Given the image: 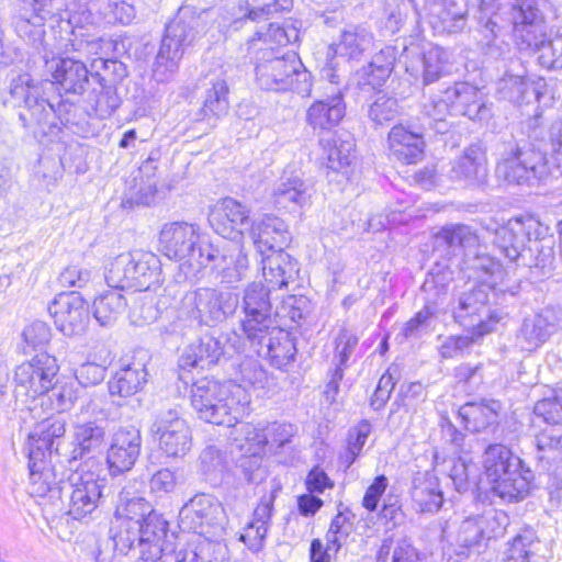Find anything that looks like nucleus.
Returning a JSON list of instances; mask_svg holds the SVG:
<instances>
[{"mask_svg": "<svg viewBox=\"0 0 562 562\" xmlns=\"http://www.w3.org/2000/svg\"><path fill=\"white\" fill-rule=\"evenodd\" d=\"M513 24V37L520 50L539 54V63L548 69L562 68V40L547 36V25L535 0H480L479 23L485 45L491 46L501 30V15Z\"/></svg>", "mask_w": 562, "mask_h": 562, "instance_id": "f257e3e1", "label": "nucleus"}, {"mask_svg": "<svg viewBox=\"0 0 562 562\" xmlns=\"http://www.w3.org/2000/svg\"><path fill=\"white\" fill-rule=\"evenodd\" d=\"M46 68L52 74L53 81L35 83L30 75L23 74L13 79L10 87L11 95L23 101L27 109V114H20L21 120L27 121L26 126H38L43 134L57 126V119L64 123L60 111L61 108L68 106L60 103L58 109H55L49 101L40 95L44 88L57 85L66 93L81 94L89 82V71L80 60L70 57L52 58L46 60Z\"/></svg>", "mask_w": 562, "mask_h": 562, "instance_id": "f03ea898", "label": "nucleus"}, {"mask_svg": "<svg viewBox=\"0 0 562 562\" xmlns=\"http://www.w3.org/2000/svg\"><path fill=\"white\" fill-rule=\"evenodd\" d=\"M191 404L201 419L233 427L247 414L250 395L235 382L204 378L192 385Z\"/></svg>", "mask_w": 562, "mask_h": 562, "instance_id": "7ed1b4c3", "label": "nucleus"}, {"mask_svg": "<svg viewBox=\"0 0 562 562\" xmlns=\"http://www.w3.org/2000/svg\"><path fill=\"white\" fill-rule=\"evenodd\" d=\"M255 80L267 91H294L310 97L313 87L312 74L293 52L274 47L259 48L255 61Z\"/></svg>", "mask_w": 562, "mask_h": 562, "instance_id": "20e7f679", "label": "nucleus"}, {"mask_svg": "<svg viewBox=\"0 0 562 562\" xmlns=\"http://www.w3.org/2000/svg\"><path fill=\"white\" fill-rule=\"evenodd\" d=\"M484 473L495 495L507 502H518L529 492L531 471L507 447L490 445L483 454Z\"/></svg>", "mask_w": 562, "mask_h": 562, "instance_id": "39448f33", "label": "nucleus"}, {"mask_svg": "<svg viewBox=\"0 0 562 562\" xmlns=\"http://www.w3.org/2000/svg\"><path fill=\"white\" fill-rule=\"evenodd\" d=\"M159 246L166 257L178 261L184 273L193 277L214 257V248L201 243L199 227L188 222L166 223L159 233Z\"/></svg>", "mask_w": 562, "mask_h": 562, "instance_id": "423d86ee", "label": "nucleus"}, {"mask_svg": "<svg viewBox=\"0 0 562 562\" xmlns=\"http://www.w3.org/2000/svg\"><path fill=\"white\" fill-rule=\"evenodd\" d=\"M59 364L54 356L37 353L29 361L16 366L13 374L14 397L16 403L30 411L34 417H41L38 404L54 386Z\"/></svg>", "mask_w": 562, "mask_h": 562, "instance_id": "0eeeda50", "label": "nucleus"}, {"mask_svg": "<svg viewBox=\"0 0 562 562\" xmlns=\"http://www.w3.org/2000/svg\"><path fill=\"white\" fill-rule=\"evenodd\" d=\"M159 258L144 250H134L115 257L106 267L105 280L111 288L147 291L161 281Z\"/></svg>", "mask_w": 562, "mask_h": 562, "instance_id": "6e6552de", "label": "nucleus"}, {"mask_svg": "<svg viewBox=\"0 0 562 562\" xmlns=\"http://www.w3.org/2000/svg\"><path fill=\"white\" fill-rule=\"evenodd\" d=\"M237 306L238 295L234 292L199 288L183 295L179 315L199 325L215 326L233 315Z\"/></svg>", "mask_w": 562, "mask_h": 562, "instance_id": "1a4fd4ad", "label": "nucleus"}, {"mask_svg": "<svg viewBox=\"0 0 562 562\" xmlns=\"http://www.w3.org/2000/svg\"><path fill=\"white\" fill-rule=\"evenodd\" d=\"M98 463L89 459L80 464L69 476V506L68 514L74 519H82L91 515L99 506L105 479L101 477Z\"/></svg>", "mask_w": 562, "mask_h": 562, "instance_id": "9d476101", "label": "nucleus"}, {"mask_svg": "<svg viewBox=\"0 0 562 562\" xmlns=\"http://www.w3.org/2000/svg\"><path fill=\"white\" fill-rule=\"evenodd\" d=\"M495 172L508 183L524 184L531 183L532 180H544L550 176L558 178L561 166H550L546 156L535 149L516 148L497 164Z\"/></svg>", "mask_w": 562, "mask_h": 562, "instance_id": "9b49d317", "label": "nucleus"}, {"mask_svg": "<svg viewBox=\"0 0 562 562\" xmlns=\"http://www.w3.org/2000/svg\"><path fill=\"white\" fill-rule=\"evenodd\" d=\"M194 40V30L183 21L176 20L167 25L153 68V78L157 82L165 83L175 77L184 49Z\"/></svg>", "mask_w": 562, "mask_h": 562, "instance_id": "f8f14e48", "label": "nucleus"}, {"mask_svg": "<svg viewBox=\"0 0 562 562\" xmlns=\"http://www.w3.org/2000/svg\"><path fill=\"white\" fill-rule=\"evenodd\" d=\"M488 297L483 285L464 292L454 308L457 322L476 337H482L494 330L499 316L487 305Z\"/></svg>", "mask_w": 562, "mask_h": 562, "instance_id": "ddd939ff", "label": "nucleus"}, {"mask_svg": "<svg viewBox=\"0 0 562 562\" xmlns=\"http://www.w3.org/2000/svg\"><path fill=\"white\" fill-rule=\"evenodd\" d=\"M159 449L173 459L183 458L192 447V434L187 422L172 409L157 416L151 427Z\"/></svg>", "mask_w": 562, "mask_h": 562, "instance_id": "4468645a", "label": "nucleus"}, {"mask_svg": "<svg viewBox=\"0 0 562 562\" xmlns=\"http://www.w3.org/2000/svg\"><path fill=\"white\" fill-rule=\"evenodd\" d=\"M416 12L439 33H456L467 24V0H409Z\"/></svg>", "mask_w": 562, "mask_h": 562, "instance_id": "2eb2a0df", "label": "nucleus"}, {"mask_svg": "<svg viewBox=\"0 0 562 562\" xmlns=\"http://www.w3.org/2000/svg\"><path fill=\"white\" fill-rule=\"evenodd\" d=\"M223 516L224 509L214 496L196 494L180 509L179 526L183 531L206 536L222 524Z\"/></svg>", "mask_w": 562, "mask_h": 562, "instance_id": "dca6fc26", "label": "nucleus"}, {"mask_svg": "<svg viewBox=\"0 0 562 562\" xmlns=\"http://www.w3.org/2000/svg\"><path fill=\"white\" fill-rule=\"evenodd\" d=\"M167 521L157 512L148 516L135 530V536L132 533L121 541L124 546L133 548L137 544L142 560L145 562H157L162 557H168L167 551L170 544L166 542L167 537Z\"/></svg>", "mask_w": 562, "mask_h": 562, "instance_id": "f3484780", "label": "nucleus"}, {"mask_svg": "<svg viewBox=\"0 0 562 562\" xmlns=\"http://www.w3.org/2000/svg\"><path fill=\"white\" fill-rule=\"evenodd\" d=\"M324 77L334 85V89L324 99L315 100L307 109L305 121L313 131H329L337 126L346 113L344 95L339 87V76L334 66L323 70Z\"/></svg>", "mask_w": 562, "mask_h": 562, "instance_id": "a211bd4d", "label": "nucleus"}, {"mask_svg": "<svg viewBox=\"0 0 562 562\" xmlns=\"http://www.w3.org/2000/svg\"><path fill=\"white\" fill-rule=\"evenodd\" d=\"M546 82L542 78L530 79L527 77V69L519 61H513L510 68L497 82V93L509 102L521 106L539 102Z\"/></svg>", "mask_w": 562, "mask_h": 562, "instance_id": "6ab92c4d", "label": "nucleus"}, {"mask_svg": "<svg viewBox=\"0 0 562 562\" xmlns=\"http://www.w3.org/2000/svg\"><path fill=\"white\" fill-rule=\"evenodd\" d=\"M269 286L267 289L258 282H252L244 291L243 311L245 317L241 321V329L248 340L261 337L272 324L270 316L271 304L269 300Z\"/></svg>", "mask_w": 562, "mask_h": 562, "instance_id": "aec40b11", "label": "nucleus"}, {"mask_svg": "<svg viewBox=\"0 0 562 562\" xmlns=\"http://www.w3.org/2000/svg\"><path fill=\"white\" fill-rule=\"evenodd\" d=\"M214 231L225 239L241 243L246 231H250L249 210L233 198L223 199L210 215Z\"/></svg>", "mask_w": 562, "mask_h": 562, "instance_id": "412c9836", "label": "nucleus"}, {"mask_svg": "<svg viewBox=\"0 0 562 562\" xmlns=\"http://www.w3.org/2000/svg\"><path fill=\"white\" fill-rule=\"evenodd\" d=\"M142 437L135 427H121L113 435L106 451V463L112 475L130 471L140 453Z\"/></svg>", "mask_w": 562, "mask_h": 562, "instance_id": "4be33fe9", "label": "nucleus"}, {"mask_svg": "<svg viewBox=\"0 0 562 562\" xmlns=\"http://www.w3.org/2000/svg\"><path fill=\"white\" fill-rule=\"evenodd\" d=\"M56 327L66 336L80 333L87 319V306L78 292L60 293L48 306Z\"/></svg>", "mask_w": 562, "mask_h": 562, "instance_id": "5701e85b", "label": "nucleus"}, {"mask_svg": "<svg viewBox=\"0 0 562 562\" xmlns=\"http://www.w3.org/2000/svg\"><path fill=\"white\" fill-rule=\"evenodd\" d=\"M259 357L267 358L279 369L290 364L296 353L295 344L291 334L280 327L269 326L261 337L249 340Z\"/></svg>", "mask_w": 562, "mask_h": 562, "instance_id": "b1692460", "label": "nucleus"}, {"mask_svg": "<svg viewBox=\"0 0 562 562\" xmlns=\"http://www.w3.org/2000/svg\"><path fill=\"white\" fill-rule=\"evenodd\" d=\"M153 513L155 510L151 504L144 497L134 496L130 498L128 493L122 492L111 528L116 542H121L124 539V535L127 537L132 533L134 537L135 530Z\"/></svg>", "mask_w": 562, "mask_h": 562, "instance_id": "393cba45", "label": "nucleus"}, {"mask_svg": "<svg viewBox=\"0 0 562 562\" xmlns=\"http://www.w3.org/2000/svg\"><path fill=\"white\" fill-rule=\"evenodd\" d=\"M212 269L222 283L233 284L241 281L249 269L248 257L241 243L225 245L221 250L214 249Z\"/></svg>", "mask_w": 562, "mask_h": 562, "instance_id": "a878e982", "label": "nucleus"}, {"mask_svg": "<svg viewBox=\"0 0 562 562\" xmlns=\"http://www.w3.org/2000/svg\"><path fill=\"white\" fill-rule=\"evenodd\" d=\"M226 340V336L214 337L206 335L196 342L189 345L179 359L180 370L204 369L216 363L225 353L224 342Z\"/></svg>", "mask_w": 562, "mask_h": 562, "instance_id": "bb28decb", "label": "nucleus"}, {"mask_svg": "<svg viewBox=\"0 0 562 562\" xmlns=\"http://www.w3.org/2000/svg\"><path fill=\"white\" fill-rule=\"evenodd\" d=\"M250 237L261 254L265 252V249L270 251L282 249L290 241V233L285 222L267 214L252 221Z\"/></svg>", "mask_w": 562, "mask_h": 562, "instance_id": "cd10ccee", "label": "nucleus"}, {"mask_svg": "<svg viewBox=\"0 0 562 562\" xmlns=\"http://www.w3.org/2000/svg\"><path fill=\"white\" fill-rule=\"evenodd\" d=\"M446 92L454 115L483 120L490 114V110L484 104L483 94L476 87L468 82H458L446 89Z\"/></svg>", "mask_w": 562, "mask_h": 562, "instance_id": "c85d7f7f", "label": "nucleus"}, {"mask_svg": "<svg viewBox=\"0 0 562 562\" xmlns=\"http://www.w3.org/2000/svg\"><path fill=\"white\" fill-rule=\"evenodd\" d=\"M450 54L442 47L432 46L416 61L406 65L415 78L422 77L424 85H430L451 72Z\"/></svg>", "mask_w": 562, "mask_h": 562, "instance_id": "c756f323", "label": "nucleus"}, {"mask_svg": "<svg viewBox=\"0 0 562 562\" xmlns=\"http://www.w3.org/2000/svg\"><path fill=\"white\" fill-rule=\"evenodd\" d=\"M66 432V423L61 418L47 417L36 423L29 435V459H46L52 453L55 440L60 439Z\"/></svg>", "mask_w": 562, "mask_h": 562, "instance_id": "7c9ffc66", "label": "nucleus"}, {"mask_svg": "<svg viewBox=\"0 0 562 562\" xmlns=\"http://www.w3.org/2000/svg\"><path fill=\"white\" fill-rule=\"evenodd\" d=\"M272 198L279 209L296 211L310 203L311 194L299 176L284 172L273 189Z\"/></svg>", "mask_w": 562, "mask_h": 562, "instance_id": "2f4dec72", "label": "nucleus"}, {"mask_svg": "<svg viewBox=\"0 0 562 562\" xmlns=\"http://www.w3.org/2000/svg\"><path fill=\"white\" fill-rule=\"evenodd\" d=\"M261 262L262 276L269 290L288 286L299 270L296 261L282 249L271 250Z\"/></svg>", "mask_w": 562, "mask_h": 562, "instance_id": "473e14b6", "label": "nucleus"}, {"mask_svg": "<svg viewBox=\"0 0 562 562\" xmlns=\"http://www.w3.org/2000/svg\"><path fill=\"white\" fill-rule=\"evenodd\" d=\"M493 243L510 262L524 258L528 233L520 218H512L505 225L493 231Z\"/></svg>", "mask_w": 562, "mask_h": 562, "instance_id": "72a5a7b5", "label": "nucleus"}, {"mask_svg": "<svg viewBox=\"0 0 562 562\" xmlns=\"http://www.w3.org/2000/svg\"><path fill=\"white\" fill-rule=\"evenodd\" d=\"M391 155L404 164H416L424 154L422 135L408 131L403 125L393 126L389 133Z\"/></svg>", "mask_w": 562, "mask_h": 562, "instance_id": "f704fd0d", "label": "nucleus"}, {"mask_svg": "<svg viewBox=\"0 0 562 562\" xmlns=\"http://www.w3.org/2000/svg\"><path fill=\"white\" fill-rule=\"evenodd\" d=\"M450 177L473 186L483 183L487 177V167L481 149L474 146L467 148L463 155L452 162Z\"/></svg>", "mask_w": 562, "mask_h": 562, "instance_id": "c9c22d12", "label": "nucleus"}, {"mask_svg": "<svg viewBox=\"0 0 562 562\" xmlns=\"http://www.w3.org/2000/svg\"><path fill=\"white\" fill-rule=\"evenodd\" d=\"M61 0H22L20 29L26 24L37 27V34L42 35L44 23L48 19L58 18L64 21Z\"/></svg>", "mask_w": 562, "mask_h": 562, "instance_id": "e433bc0d", "label": "nucleus"}, {"mask_svg": "<svg viewBox=\"0 0 562 562\" xmlns=\"http://www.w3.org/2000/svg\"><path fill=\"white\" fill-rule=\"evenodd\" d=\"M552 327L550 315L544 312L537 313L524 321L517 335V345L521 350L535 351L548 340Z\"/></svg>", "mask_w": 562, "mask_h": 562, "instance_id": "4c0bfd02", "label": "nucleus"}, {"mask_svg": "<svg viewBox=\"0 0 562 562\" xmlns=\"http://www.w3.org/2000/svg\"><path fill=\"white\" fill-rule=\"evenodd\" d=\"M372 44V35L363 27L353 26L344 30L337 42L328 49V56L347 59L359 58Z\"/></svg>", "mask_w": 562, "mask_h": 562, "instance_id": "58836bf2", "label": "nucleus"}, {"mask_svg": "<svg viewBox=\"0 0 562 562\" xmlns=\"http://www.w3.org/2000/svg\"><path fill=\"white\" fill-rule=\"evenodd\" d=\"M499 411L501 404L496 401L469 402L460 407L459 416L467 429L482 431L497 423Z\"/></svg>", "mask_w": 562, "mask_h": 562, "instance_id": "ea45409f", "label": "nucleus"}, {"mask_svg": "<svg viewBox=\"0 0 562 562\" xmlns=\"http://www.w3.org/2000/svg\"><path fill=\"white\" fill-rule=\"evenodd\" d=\"M147 382V372L142 363H131L120 369L109 381V392L112 396H132L143 390Z\"/></svg>", "mask_w": 562, "mask_h": 562, "instance_id": "a19ab883", "label": "nucleus"}, {"mask_svg": "<svg viewBox=\"0 0 562 562\" xmlns=\"http://www.w3.org/2000/svg\"><path fill=\"white\" fill-rule=\"evenodd\" d=\"M238 385H241L249 394L247 387L252 389L260 396H266L273 392L276 381L270 376L261 364L251 358H245L238 364Z\"/></svg>", "mask_w": 562, "mask_h": 562, "instance_id": "79ce46f5", "label": "nucleus"}, {"mask_svg": "<svg viewBox=\"0 0 562 562\" xmlns=\"http://www.w3.org/2000/svg\"><path fill=\"white\" fill-rule=\"evenodd\" d=\"M319 143L324 151L326 168L335 172L347 173V170L355 158L353 140L331 136L327 139H321Z\"/></svg>", "mask_w": 562, "mask_h": 562, "instance_id": "37998d69", "label": "nucleus"}, {"mask_svg": "<svg viewBox=\"0 0 562 562\" xmlns=\"http://www.w3.org/2000/svg\"><path fill=\"white\" fill-rule=\"evenodd\" d=\"M30 484L29 493L35 498H43L47 495L50 497L58 496L57 477L54 469L46 462V459L29 461Z\"/></svg>", "mask_w": 562, "mask_h": 562, "instance_id": "c03bdc74", "label": "nucleus"}, {"mask_svg": "<svg viewBox=\"0 0 562 562\" xmlns=\"http://www.w3.org/2000/svg\"><path fill=\"white\" fill-rule=\"evenodd\" d=\"M120 288H112L99 294L92 303V314L101 326L112 325L125 311L127 301Z\"/></svg>", "mask_w": 562, "mask_h": 562, "instance_id": "a18cd8bd", "label": "nucleus"}, {"mask_svg": "<svg viewBox=\"0 0 562 562\" xmlns=\"http://www.w3.org/2000/svg\"><path fill=\"white\" fill-rule=\"evenodd\" d=\"M437 245H445L449 254L458 255L462 250L475 249L480 245L479 235L468 225L445 226L436 235Z\"/></svg>", "mask_w": 562, "mask_h": 562, "instance_id": "49530a36", "label": "nucleus"}, {"mask_svg": "<svg viewBox=\"0 0 562 562\" xmlns=\"http://www.w3.org/2000/svg\"><path fill=\"white\" fill-rule=\"evenodd\" d=\"M41 398L38 409L43 413H64L75 405L78 398V389L72 382H61L56 378L54 386Z\"/></svg>", "mask_w": 562, "mask_h": 562, "instance_id": "de8ad7c7", "label": "nucleus"}, {"mask_svg": "<svg viewBox=\"0 0 562 562\" xmlns=\"http://www.w3.org/2000/svg\"><path fill=\"white\" fill-rule=\"evenodd\" d=\"M412 498L420 512L435 513L443 502L442 492L434 477H416L412 488Z\"/></svg>", "mask_w": 562, "mask_h": 562, "instance_id": "09e8293b", "label": "nucleus"}, {"mask_svg": "<svg viewBox=\"0 0 562 562\" xmlns=\"http://www.w3.org/2000/svg\"><path fill=\"white\" fill-rule=\"evenodd\" d=\"M104 428L95 423L77 424L74 427V440L76 448L74 459L82 458L86 453L99 451L104 442Z\"/></svg>", "mask_w": 562, "mask_h": 562, "instance_id": "8fccbe9b", "label": "nucleus"}, {"mask_svg": "<svg viewBox=\"0 0 562 562\" xmlns=\"http://www.w3.org/2000/svg\"><path fill=\"white\" fill-rule=\"evenodd\" d=\"M236 436L234 440L238 442L240 450L252 457H256L265 451V447L269 442V435L267 434L266 426L254 425L250 423L243 424L235 430Z\"/></svg>", "mask_w": 562, "mask_h": 562, "instance_id": "3c124183", "label": "nucleus"}, {"mask_svg": "<svg viewBox=\"0 0 562 562\" xmlns=\"http://www.w3.org/2000/svg\"><path fill=\"white\" fill-rule=\"evenodd\" d=\"M483 539L485 538L480 516L464 519L456 535V543L453 544L456 554L461 558H468L470 550Z\"/></svg>", "mask_w": 562, "mask_h": 562, "instance_id": "603ef678", "label": "nucleus"}, {"mask_svg": "<svg viewBox=\"0 0 562 562\" xmlns=\"http://www.w3.org/2000/svg\"><path fill=\"white\" fill-rule=\"evenodd\" d=\"M228 86L225 79H216L207 89L202 111L205 116L221 117L228 112Z\"/></svg>", "mask_w": 562, "mask_h": 562, "instance_id": "864d4df0", "label": "nucleus"}, {"mask_svg": "<svg viewBox=\"0 0 562 562\" xmlns=\"http://www.w3.org/2000/svg\"><path fill=\"white\" fill-rule=\"evenodd\" d=\"M476 279L491 289H494L504 278V269L499 261L487 254H477L471 263Z\"/></svg>", "mask_w": 562, "mask_h": 562, "instance_id": "5fc2aeb1", "label": "nucleus"}, {"mask_svg": "<svg viewBox=\"0 0 562 562\" xmlns=\"http://www.w3.org/2000/svg\"><path fill=\"white\" fill-rule=\"evenodd\" d=\"M394 63V49L391 47L381 49L368 66V83L373 87L381 86L390 77Z\"/></svg>", "mask_w": 562, "mask_h": 562, "instance_id": "6e6d98bb", "label": "nucleus"}, {"mask_svg": "<svg viewBox=\"0 0 562 562\" xmlns=\"http://www.w3.org/2000/svg\"><path fill=\"white\" fill-rule=\"evenodd\" d=\"M449 477L458 492L467 491L472 482L475 486L480 477L477 465L467 457H460L452 462Z\"/></svg>", "mask_w": 562, "mask_h": 562, "instance_id": "4d7b16f0", "label": "nucleus"}, {"mask_svg": "<svg viewBox=\"0 0 562 562\" xmlns=\"http://www.w3.org/2000/svg\"><path fill=\"white\" fill-rule=\"evenodd\" d=\"M98 359L100 362L87 359L86 362L74 370L76 380L82 386L97 385L104 380L108 367L106 353L103 352Z\"/></svg>", "mask_w": 562, "mask_h": 562, "instance_id": "13d9d810", "label": "nucleus"}, {"mask_svg": "<svg viewBox=\"0 0 562 562\" xmlns=\"http://www.w3.org/2000/svg\"><path fill=\"white\" fill-rule=\"evenodd\" d=\"M423 113L435 123L434 127L437 132L446 133L447 126L445 120L449 114H453L450 108V101L447 99L446 90L430 98L423 105Z\"/></svg>", "mask_w": 562, "mask_h": 562, "instance_id": "bf43d9fd", "label": "nucleus"}, {"mask_svg": "<svg viewBox=\"0 0 562 562\" xmlns=\"http://www.w3.org/2000/svg\"><path fill=\"white\" fill-rule=\"evenodd\" d=\"M100 86V90L90 95L89 103L97 117L106 119L119 108L120 98L112 87L102 83Z\"/></svg>", "mask_w": 562, "mask_h": 562, "instance_id": "052dcab7", "label": "nucleus"}, {"mask_svg": "<svg viewBox=\"0 0 562 562\" xmlns=\"http://www.w3.org/2000/svg\"><path fill=\"white\" fill-rule=\"evenodd\" d=\"M257 35L258 40L263 41L267 47H273L272 44H276L280 48L281 46L297 42L300 40V30L294 23L285 24L284 26L271 23L267 32H257Z\"/></svg>", "mask_w": 562, "mask_h": 562, "instance_id": "680f3d73", "label": "nucleus"}, {"mask_svg": "<svg viewBox=\"0 0 562 562\" xmlns=\"http://www.w3.org/2000/svg\"><path fill=\"white\" fill-rule=\"evenodd\" d=\"M200 465L205 475L216 480L226 470V456L214 446L206 447L201 452Z\"/></svg>", "mask_w": 562, "mask_h": 562, "instance_id": "e2e57ef3", "label": "nucleus"}, {"mask_svg": "<svg viewBox=\"0 0 562 562\" xmlns=\"http://www.w3.org/2000/svg\"><path fill=\"white\" fill-rule=\"evenodd\" d=\"M398 103L395 98L379 94L369 110V116L376 124H384L392 121L398 114Z\"/></svg>", "mask_w": 562, "mask_h": 562, "instance_id": "0e129e2a", "label": "nucleus"}, {"mask_svg": "<svg viewBox=\"0 0 562 562\" xmlns=\"http://www.w3.org/2000/svg\"><path fill=\"white\" fill-rule=\"evenodd\" d=\"M536 446L543 453L541 458L562 450V426L547 425L536 436Z\"/></svg>", "mask_w": 562, "mask_h": 562, "instance_id": "69168bd1", "label": "nucleus"}, {"mask_svg": "<svg viewBox=\"0 0 562 562\" xmlns=\"http://www.w3.org/2000/svg\"><path fill=\"white\" fill-rule=\"evenodd\" d=\"M535 544V535L526 531L510 542L505 562H528Z\"/></svg>", "mask_w": 562, "mask_h": 562, "instance_id": "338daca9", "label": "nucleus"}, {"mask_svg": "<svg viewBox=\"0 0 562 562\" xmlns=\"http://www.w3.org/2000/svg\"><path fill=\"white\" fill-rule=\"evenodd\" d=\"M535 414L548 425L562 426V398L554 396L539 401L535 405Z\"/></svg>", "mask_w": 562, "mask_h": 562, "instance_id": "774afa93", "label": "nucleus"}]
</instances>
